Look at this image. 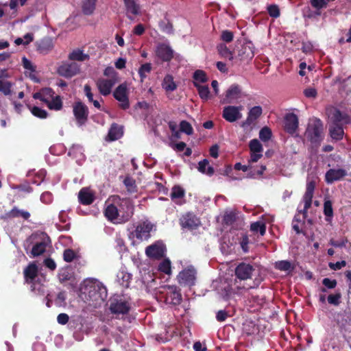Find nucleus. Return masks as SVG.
I'll list each match as a JSON object with an SVG mask.
<instances>
[{"mask_svg":"<svg viewBox=\"0 0 351 351\" xmlns=\"http://www.w3.org/2000/svg\"><path fill=\"white\" fill-rule=\"evenodd\" d=\"M82 300L94 308L99 306L107 297L106 288L95 279H86L80 287Z\"/></svg>","mask_w":351,"mask_h":351,"instance_id":"nucleus-1","label":"nucleus"},{"mask_svg":"<svg viewBox=\"0 0 351 351\" xmlns=\"http://www.w3.org/2000/svg\"><path fill=\"white\" fill-rule=\"evenodd\" d=\"M256 270V268L249 263H240L234 270L236 279L234 280V285L235 288L238 290H249L257 288L262 281V279L260 278H255L252 284L241 285L242 281L251 279Z\"/></svg>","mask_w":351,"mask_h":351,"instance_id":"nucleus-2","label":"nucleus"},{"mask_svg":"<svg viewBox=\"0 0 351 351\" xmlns=\"http://www.w3.org/2000/svg\"><path fill=\"white\" fill-rule=\"evenodd\" d=\"M322 132L323 123L320 119H316L313 123L308 125L304 136L312 147L317 148L323 140Z\"/></svg>","mask_w":351,"mask_h":351,"instance_id":"nucleus-3","label":"nucleus"},{"mask_svg":"<svg viewBox=\"0 0 351 351\" xmlns=\"http://www.w3.org/2000/svg\"><path fill=\"white\" fill-rule=\"evenodd\" d=\"M159 298L166 304L176 306L180 304L182 298L180 290L175 286H166L160 291Z\"/></svg>","mask_w":351,"mask_h":351,"instance_id":"nucleus-4","label":"nucleus"},{"mask_svg":"<svg viewBox=\"0 0 351 351\" xmlns=\"http://www.w3.org/2000/svg\"><path fill=\"white\" fill-rule=\"evenodd\" d=\"M118 210L120 219L122 221H128L134 214V205L130 198L121 199L118 197Z\"/></svg>","mask_w":351,"mask_h":351,"instance_id":"nucleus-5","label":"nucleus"},{"mask_svg":"<svg viewBox=\"0 0 351 351\" xmlns=\"http://www.w3.org/2000/svg\"><path fill=\"white\" fill-rule=\"evenodd\" d=\"M196 276V269L193 266H189L178 274L177 280L181 286L191 287L195 285Z\"/></svg>","mask_w":351,"mask_h":351,"instance_id":"nucleus-6","label":"nucleus"},{"mask_svg":"<svg viewBox=\"0 0 351 351\" xmlns=\"http://www.w3.org/2000/svg\"><path fill=\"white\" fill-rule=\"evenodd\" d=\"M179 223L182 229L192 230L197 228L201 222L200 219L193 213L188 212L180 217Z\"/></svg>","mask_w":351,"mask_h":351,"instance_id":"nucleus-7","label":"nucleus"},{"mask_svg":"<svg viewBox=\"0 0 351 351\" xmlns=\"http://www.w3.org/2000/svg\"><path fill=\"white\" fill-rule=\"evenodd\" d=\"M153 224L149 221H143L139 223L130 234V238L136 237L137 239L143 241L147 240L150 237V232L152 230Z\"/></svg>","mask_w":351,"mask_h":351,"instance_id":"nucleus-8","label":"nucleus"},{"mask_svg":"<svg viewBox=\"0 0 351 351\" xmlns=\"http://www.w3.org/2000/svg\"><path fill=\"white\" fill-rule=\"evenodd\" d=\"M73 112L78 125H82L88 120V108L81 101H76L73 106Z\"/></svg>","mask_w":351,"mask_h":351,"instance_id":"nucleus-9","label":"nucleus"},{"mask_svg":"<svg viewBox=\"0 0 351 351\" xmlns=\"http://www.w3.org/2000/svg\"><path fill=\"white\" fill-rule=\"evenodd\" d=\"M113 96L120 102L119 106L121 109L127 110L130 108L128 87L125 83L121 84L116 88Z\"/></svg>","mask_w":351,"mask_h":351,"instance_id":"nucleus-10","label":"nucleus"},{"mask_svg":"<svg viewBox=\"0 0 351 351\" xmlns=\"http://www.w3.org/2000/svg\"><path fill=\"white\" fill-rule=\"evenodd\" d=\"M38 269L35 263H29L24 269L23 274L25 281L27 284L31 285V291L36 292V278L38 276Z\"/></svg>","mask_w":351,"mask_h":351,"instance_id":"nucleus-11","label":"nucleus"},{"mask_svg":"<svg viewBox=\"0 0 351 351\" xmlns=\"http://www.w3.org/2000/svg\"><path fill=\"white\" fill-rule=\"evenodd\" d=\"M298 117L295 114L290 112L285 116L284 130L287 133L294 135L298 129Z\"/></svg>","mask_w":351,"mask_h":351,"instance_id":"nucleus-12","label":"nucleus"},{"mask_svg":"<svg viewBox=\"0 0 351 351\" xmlns=\"http://www.w3.org/2000/svg\"><path fill=\"white\" fill-rule=\"evenodd\" d=\"M241 106H228L223 108L222 117L230 123H233L242 117L240 112Z\"/></svg>","mask_w":351,"mask_h":351,"instance_id":"nucleus-13","label":"nucleus"},{"mask_svg":"<svg viewBox=\"0 0 351 351\" xmlns=\"http://www.w3.org/2000/svg\"><path fill=\"white\" fill-rule=\"evenodd\" d=\"M80 71V65L76 62L64 63L58 69V73L60 75L64 77H71Z\"/></svg>","mask_w":351,"mask_h":351,"instance_id":"nucleus-14","label":"nucleus"},{"mask_svg":"<svg viewBox=\"0 0 351 351\" xmlns=\"http://www.w3.org/2000/svg\"><path fill=\"white\" fill-rule=\"evenodd\" d=\"M109 309L112 314L125 315L129 313L130 306L125 300L114 299L110 302Z\"/></svg>","mask_w":351,"mask_h":351,"instance_id":"nucleus-15","label":"nucleus"},{"mask_svg":"<svg viewBox=\"0 0 351 351\" xmlns=\"http://www.w3.org/2000/svg\"><path fill=\"white\" fill-rule=\"evenodd\" d=\"M117 82L114 79L101 77L96 81V86L101 95L107 96L110 94L112 88Z\"/></svg>","mask_w":351,"mask_h":351,"instance_id":"nucleus-16","label":"nucleus"},{"mask_svg":"<svg viewBox=\"0 0 351 351\" xmlns=\"http://www.w3.org/2000/svg\"><path fill=\"white\" fill-rule=\"evenodd\" d=\"M156 54L163 62H169L173 57V51L168 45L160 43L156 47Z\"/></svg>","mask_w":351,"mask_h":351,"instance_id":"nucleus-17","label":"nucleus"},{"mask_svg":"<svg viewBox=\"0 0 351 351\" xmlns=\"http://www.w3.org/2000/svg\"><path fill=\"white\" fill-rule=\"evenodd\" d=\"M51 242L49 237L45 234L44 237L40 241H37L32 247L31 250V255L33 257H36L42 255L46 251L47 247Z\"/></svg>","mask_w":351,"mask_h":351,"instance_id":"nucleus-18","label":"nucleus"},{"mask_svg":"<svg viewBox=\"0 0 351 351\" xmlns=\"http://www.w3.org/2000/svg\"><path fill=\"white\" fill-rule=\"evenodd\" d=\"M347 175V171L343 169H330L325 175V181L328 184H332L335 181L343 179Z\"/></svg>","mask_w":351,"mask_h":351,"instance_id":"nucleus-19","label":"nucleus"},{"mask_svg":"<svg viewBox=\"0 0 351 351\" xmlns=\"http://www.w3.org/2000/svg\"><path fill=\"white\" fill-rule=\"evenodd\" d=\"M165 247L162 244L154 243L145 249V254L149 258L159 259L165 255Z\"/></svg>","mask_w":351,"mask_h":351,"instance_id":"nucleus-20","label":"nucleus"},{"mask_svg":"<svg viewBox=\"0 0 351 351\" xmlns=\"http://www.w3.org/2000/svg\"><path fill=\"white\" fill-rule=\"evenodd\" d=\"M58 276L60 282L68 289H73L75 287V277L68 269L61 270Z\"/></svg>","mask_w":351,"mask_h":351,"instance_id":"nucleus-21","label":"nucleus"},{"mask_svg":"<svg viewBox=\"0 0 351 351\" xmlns=\"http://www.w3.org/2000/svg\"><path fill=\"white\" fill-rule=\"evenodd\" d=\"M36 49L40 53L46 54L53 47V40L51 37L47 36L38 40L35 43Z\"/></svg>","mask_w":351,"mask_h":351,"instance_id":"nucleus-22","label":"nucleus"},{"mask_svg":"<svg viewBox=\"0 0 351 351\" xmlns=\"http://www.w3.org/2000/svg\"><path fill=\"white\" fill-rule=\"evenodd\" d=\"M125 10L127 12V16L129 19L133 20V17L130 16H136L140 14V5L138 3V0H123Z\"/></svg>","mask_w":351,"mask_h":351,"instance_id":"nucleus-23","label":"nucleus"},{"mask_svg":"<svg viewBox=\"0 0 351 351\" xmlns=\"http://www.w3.org/2000/svg\"><path fill=\"white\" fill-rule=\"evenodd\" d=\"M123 135V128L116 123H113L108 130L106 140L114 141L121 138Z\"/></svg>","mask_w":351,"mask_h":351,"instance_id":"nucleus-24","label":"nucleus"},{"mask_svg":"<svg viewBox=\"0 0 351 351\" xmlns=\"http://www.w3.org/2000/svg\"><path fill=\"white\" fill-rule=\"evenodd\" d=\"M263 113L261 106H256L252 107L248 112L246 120L242 123V127L250 125L256 121Z\"/></svg>","mask_w":351,"mask_h":351,"instance_id":"nucleus-25","label":"nucleus"},{"mask_svg":"<svg viewBox=\"0 0 351 351\" xmlns=\"http://www.w3.org/2000/svg\"><path fill=\"white\" fill-rule=\"evenodd\" d=\"M241 88L238 84H232L227 90L226 93V100L227 103H232L234 100L240 98Z\"/></svg>","mask_w":351,"mask_h":351,"instance_id":"nucleus-26","label":"nucleus"},{"mask_svg":"<svg viewBox=\"0 0 351 351\" xmlns=\"http://www.w3.org/2000/svg\"><path fill=\"white\" fill-rule=\"evenodd\" d=\"M78 199L80 204L90 205L94 202L95 196L87 188H82L78 193Z\"/></svg>","mask_w":351,"mask_h":351,"instance_id":"nucleus-27","label":"nucleus"},{"mask_svg":"<svg viewBox=\"0 0 351 351\" xmlns=\"http://www.w3.org/2000/svg\"><path fill=\"white\" fill-rule=\"evenodd\" d=\"M330 123H336L338 125L347 124L350 122V118L346 114L342 113L339 109H335L330 117Z\"/></svg>","mask_w":351,"mask_h":351,"instance_id":"nucleus-28","label":"nucleus"},{"mask_svg":"<svg viewBox=\"0 0 351 351\" xmlns=\"http://www.w3.org/2000/svg\"><path fill=\"white\" fill-rule=\"evenodd\" d=\"M329 134L330 137L335 141L343 139L344 132L343 126L336 123L329 125Z\"/></svg>","mask_w":351,"mask_h":351,"instance_id":"nucleus-29","label":"nucleus"},{"mask_svg":"<svg viewBox=\"0 0 351 351\" xmlns=\"http://www.w3.org/2000/svg\"><path fill=\"white\" fill-rule=\"evenodd\" d=\"M104 215L105 217L110 221H113L120 217L118 207L114 204H110L106 208Z\"/></svg>","mask_w":351,"mask_h":351,"instance_id":"nucleus-30","label":"nucleus"},{"mask_svg":"<svg viewBox=\"0 0 351 351\" xmlns=\"http://www.w3.org/2000/svg\"><path fill=\"white\" fill-rule=\"evenodd\" d=\"M208 160L204 159L198 162L197 169L203 174L212 176L215 173V170L213 167L208 166Z\"/></svg>","mask_w":351,"mask_h":351,"instance_id":"nucleus-31","label":"nucleus"},{"mask_svg":"<svg viewBox=\"0 0 351 351\" xmlns=\"http://www.w3.org/2000/svg\"><path fill=\"white\" fill-rule=\"evenodd\" d=\"M162 87L167 92H171L177 88V85L173 80V77L171 75H167L165 76L162 82Z\"/></svg>","mask_w":351,"mask_h":351,"instance_id":"nucleus-32","label":"nucleus"},{"mask_svg":"<svg viewBox=\"0 0 351 351\" xmlns=\"http://www.w3.org/2000/svg\"><path fill=\"white\" fill-rule=\"evenodd\" d=\"M97 0H84L82 2V9L85 15H91L96 6Z\"/></svg>","mask_w":351,"mask_h":351,"instance_id":"nucleus-33","label":"nucleus"},{"mask_svg":"<svg viewBox=\"0 0 351 351\" xmlns=\"http://www.w3.org/2000/svg\"><path fill=\"white\" fill-rule=\"evenodd\" d=\"M45 104L50 110H60L62 108V101L59 95L53 97L51 100H47Z\"/></svg>","mask_w":351,"mask_h":351,"instance_id":"nucleus-34","label":"nucleus"},{"mask_svg":"<svg viewBox=\"0 0 351 351\" xmlns=\"http://www.w3.org/2000/svg\"><path fill=\"white\" fill-rule=\"evenodd\" d=\"M69 58L71 60L82 62L84 60H88L89 59V55L84 53L82 50L77 49L73 50L71 53H69Z\"/></svg>","mask_w":351,"mask_h":351,"instance_id":"nucleus-35","label":"nucleus"},{"mask_svg":"<svg viewBox=\"0 0 351 351\" xmlns=\"http://www.w3.org/2000/svg\"><path fill=\"white\" fill-rule=\"evenodd\" d=\"M250 230L254 232H259L261 236H263L266 232V225L262 221H257L251 223Z\"/></svg>","mask_w":351,"mask_h":351,"instance_id":"nucleus-36","label":"nucleus"},{"mask_svg":"<svg viewBox=\"0 0 351 351\" xmlns=\"http://www.w3.org/2000/svg\"><path fill=\"white\" fill-rule=\"evenodd\" d=\"M193 85L195 86V84H200V83H204L206 82L208 80V77L206 76V73L205 71L202 70H197L194 72L193 75Z\"/></svg>","mask_w":351,"mask_h":351,"instance_id":"nucleus-37","label":"nucleus"},{"mask_svg":"<svg viewBox=\"0 0 351 351\" xmlns=\"http://www.w3.org/2000/svg\"><path fill=\"white\" fill-rule=\"evenodd\" d=\"M119 282L123 287H129L130 280L132 279V275L129 273L124 271H120L117 276Z\"/></svg>","mask_w":351,"mask_h":351,"instance_id":"nucleus-38","label":"nucleus"},{"mask_svg":"<svg viewBox=\"0 0 351 351\" xmlns=\"http://www.w3.org/2000/svg\"><path fill=\"white\" fill-rule=\"evenodd\" d=\"M195 87L198 90V94L199 95V97L203 101H207L208 99L209 95H210V90H209L208 86L195 84Z\"/></svg>","mask_w":351,"mask_h":351,"instance_id":"nucleus-39","label":"nucleus"},{"mask_svg":"<svg viewBox=\"0 0 351 351\" xmlns=\"http://www.w3.org/2000/svg\"><path fill=\"white\" fill-rule=\"evenodd\" d=\"M324 214L326 216V221H330L333 217L332 205L330 200H326L324 203Z\"/></svg>","mask_w":351,"mask_h":351,"instance_id":"nucleus-40","label":"nucleus"},{"mask_svg":"<svg viewBox=\"0 0 351 351\" xmlns=\"http://www.w3.org/2000/svg\"><path fill=\"white\" fill-rule=\"evenodd\" d=\"M217 50L219 53L223 58H228L230 60L233 59L232 53L227 47L225 44L221 43L217 46Z\"/></svg>","mask_w":351,"mask_h":351,"instance_id":"nucleus-41","label":"nucleus"},{"mask_svg":"<svg viewBox=\"0 0 351 351\" xmlns=\"http://www.w3.org/2000/svg\"><path fill=\"white\" fill-rule=\"evenodd\" d=\"M237 218V216L235 212H226L223 217V223L226 226H231L236 221Z\"/></svg>","mask_w":351,"mask_h":351,"instance_id":"nucleus-42","label":"nucleus"},{"mask_svg":"<svg viewBox=\"0 0 351 351\" xmlns=\"http://www.w3.org/2000/svg\"><path fill=\"white\" fill-rule=\"evenodd\" d=\"M321 10L317 9L313 10L309 7L305 8L303 10L304 17L310 19H317L321 15Z\"/></svg>","mask_w":351,"mask_h":351,"instance_id":"nucleus-43","label":"nucleus"},{"mask_svg":"<svg viewBox=\"0 0 351 351\" xmlns=\"http://www.w3.org/2000/svg\"><path fill=\"white\" fill-rule=\"evenodd\" d=\"M180 131L187 135H192L193 134V129L191 124L185 120L180 121Z\"/></svg>","mask_w":351,"mask_h":351,"instance_id":"nucleus-44","label":"nucleus"},{"mask_svg":"<svg viewBox=\"0 0 351 351\" xmlns=\"http://www.w3.org/2000/svg\"><path fill=\"white\" fill-rule=\"evenodd\" d=\"M185 192L184 190L178 185H176L172 188V191L171 193V199L182 198L184 196Z\"/></svg>","mask_w":351,"mask_h":351,"instance_id":"nucleus-45","label":"nucleus"},{"mask_svg":"<svg viewBox=\"0 0 351 351\" xmlns=\"http://www.w3.org/2000/svg\"><path fill=\"white\" fill-rule=\"evenodd\" d=\"M276 268L283 271H291L293 269L291 263L289 261H280L276 263Z\"/></svg>","mask_w":351,"mask_h":351,"instance_id":"nucleus-46","label":"nucleus"},{"mask_svg":"<svg viewBox=\"0 0 351 351\" xmlns=\"http://www.w3.org/2000/svg\"><path fill=\"white\" fill-rule=\"evenodd\" d=\"M32 114L40 119H46L48 116V113L45 110H43L38 106H33L30 108Z\"/></svg>","mask_w":351,"mask_h":351,"instance_id":"nucleus-47","label":"nucleus"},{"mask_svg":"<svg viewBox=\"0 0 351 351\" xmlns=\"http://www.w3.org/2000/svg\"><path fill=\"white\" fill-rule=\"evenodd\" d=\"M249 147L250 152H262L263 150L262 144L256 138L250 141Z\"/></svg>","mask_w":351,"mask_h":351,"instance_id":"nucleus-48","label":"nucleus"},{"mask_svg":"<svg viewBox=\"0 0 351 351\" xmlns=\"http://www.w3.org/2000/svg\"><path fill=\"white\" fill-rule=\"evenodd\" d=\"M152 71V64L150 63H145L142 64L138 69V74L143 81L146 77L147 73H149Z\"/></svg>","mask_w":351,"mask_h":351,"instance_id":"nucleus-49","label":"nucleus"},{"mask_svg":"<svg viewBox=\"0 0 351 351\" xmlns=\"http://www.w3.org/2000/svg\"><path fill=\"white\" fill-rule=\"evenodd\" d=\"M271 130L268 127L263 128L259 132V138L264 142L268 141L271 138Z\"/></svg>","mask_w":351,"mask_h":351,"instance_id":"nucleus-50","label":"nucleus"},{"mask_svg":"<svg viewBox=\"0 0 351 351\" xmlns=\"http://www.w3.org/2000/svg\"><path fill=\"white\" fill-rule=\"evenodd\" d=\"M123 183L129 192L134 193L136 191V182L133 178L127 176L124 179Z\"/></svg>","mask_w":351,"mask_h":351,"instance_id":"nucleus-51","label":"nucleus"},{"mask_svg":"<svg viewBox=\"0 0 351 351\" xmlns=\"http://www.w3.org/2000/svg\"><path fill=\"white\" fill-rule=\"evenodd\" d=\"M158 269L166 274H169L171 271V262L169 259L163 260L158 265Z\"/></svg>","mask_w":351,"mask_h":351,"instance_id":"nucleus-52","label":"nucleus"},{"mask_svg":"<svg viewBox=\"0 0 351 351\" xmlns=\"http://www.w3.org/2000/svg\"><path fill=\"white\" fill-rule=\"evenodd\" d=\"M104 75L108 77V79H114L118 82V73L112 66L106 67L104 71Z\"/></svg>","mask_w":351,"mask_h":351,"instance_id":"nucleus-53","label":"nucleus"},{"mask_svg":"<svg viewBox=\"0 0 351 351\" xmlns=\"http://www.w3.org/2000/svg\"><path fill=\"white\" fill-rule=\"evenodd\" d=\"M12 83L6 81L0 80V91L5 95H9L11 93Z\"/></svg>","mask_w":351,"mask_h":351,"instance_id":"nucleus-54","label":"nucleus"},{"mask_svg":"<svg viewBox=\"0 0 351 351\" xmlns=\"http://www.w3.org/2000/svg\"><path fill=\"white\" fill-rule=\"evenodd\" d=\"M269 15L273 18H278L280 15V9L276 4H271L267 6Z\"/></svg>","mask_w":351,"mask_h":351,"instance_id":"nucleus-55","label":"nucleus"},{"mask_svg":"<svg viewBox=\"0 0 351 351\" xmlns=\"http://www.w3.org/2000/svg\"><path fill=\"white\" fill-rule=\"evenodd\" d=\"M75 256H76L74 250L72 249H66L64 251L63 259L64 261H66L67 263L72 262L75 259Z\"/></svg>","mask_w":351,"mask_h":351,"instance_id":"nucleus-56","label":"nucleus"},{"mask_svg":"<svg viewBox=\"0 0 351 351\" xmlns=\"http://www.w3.org/2000/svg\"><path fill=\"white\" fill-rule=\"evenodd\" d=\"M341 297V293H337L335 294L329 295L327 298V300L329 304H333L335 306H338L340 303Z\"/></svg>","mask_w":351,"mask_h":351,"instance_id":"nucleus-57","label":"nucleus"},{"mask_svg":"<svg viewBox=\"0 0 351 351\" xmlns=\"http://www.w3.org/2000/svg\"><path fill=\"white\" fill-rule=\"evenodd\" d=\"M310 3L312 7L319 10L326 8L328 5L326 0H310Z\"/></svg>","mask_w":351,"mask_h":351,"instance_id":"nucleus-58","label":"nucleus"},{"mask_svg":"<svg viewBox=\"0 0 351 351\" xmlns=\"http://www.w3.org/2000/svg\"><path fill=\"white\" fill-rule=\"evenodd\" d=\"M234 33L230 30H223L221 34V39L226 43H230L233 40Z\"/></svg>","mask_w":351,"mask_h":351,"instance_id":"nucleus-59","label":"nucleus"},{"mask_svg":"<svg viewBox=\"0 0 351 351\" xmlns=\"http://www.w3.org/2000/svg\"><path fill=\"white\" fill-rule=\"evenodd\" d=\"M322 284L327 289H332L336 287L337 282L335 279L332 280L328 278H325L322 280Z\"/></svg>","mask_w":351,"mask_h":351,"instance_id":"nucleus-60","label":"nucleus"},{"mask_svg":"<svg viewBox=\"0 0 351 351\" xmlns=\"http://www.w3.org/2000/svg\"><path fill=\"white\" fill-rule=\"evenodd\" d=\"M43 97L44 99L49 100L53 98L54 95V91L51 88H44L41 89Z\"/></svg>","mask_w":351,"mask_h":351,"instance_id":"nucleus-61","label":"nucleus"},{"mask_svg":"<svg viewBox=\"0 0 351 351\" xmlns=\"http://www.w3.org/2000/svg\"><path fill=\"white\" fill-rule=\"evenodd\" d=\"M346 265V261H338L336 263H329L328 266L329 267L335 271L339 270L342 267H345Z\"/></svg>","mask_w":351,"mask_h":351,"instance_id":"nucleus-62","label":"nucleus"},{"mask_svg":"<svg viewBox=\"0 0 351 351\" xmlns=\"http://www.w3.org/2000/svg\"><path fill=\"white\" fill-rule=\"evenodd\" d=\"M22 64H23V66L25 69H27V70L33 71V72L35 71V67L32 65L31 61L29 60L25 56L22 58Z\"/></svg>","mask_w":351,"mask_h":351,"instance_id":"nucleus-63","label":"nucleus"},{"mask_svg":"<svg viewBox=\"0 0 351 351\" xmlns=\"http://www.w3.org/2000/svg\"><path fill=\"white\" fill-rule=\"evenodd\" d=\"M44 265L46 267L51 271H53L56 268V264L55 261L51 258H47L44 260Z\"/></svg>","mask_w":351,"mask_h":351,"instance_id":"nucleus-64","label":"nucleus"}]
</instances>
